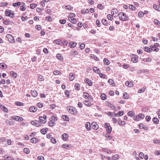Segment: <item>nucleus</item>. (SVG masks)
<instances>
[{"label":"nucleus","instance_id":"f257e3e1","mask_svg":"<svg viewBox=\"0 0 160 160\" xmlns=\"http://www.w3.org/2000/svg\"><path fill=\"white\" fill-rule=\"evenodd\" d=\"M119 18L122 21H127L128 20V17L123 12H120L118 14Z\"/></svg>","mask_w":160,"mask_h":160},{"label":"nucleus","instance_id":"f03ea898","mask_svg":"<svg viewBox=\"0 0 160 160\" xmlns=\"http://www.w3.org/2000/svg\"><path fill=\"white\" fill-rule=\"evenodd\" d=\"M67 109L68 111L72 114H75L76 113V110L74 107L70 106H68L67 107Z\"/></svg>","mask_w":160,"mask_h":160},{"label":"nucleus","instance_id":"7ed1b4c3","mask_svg":"<svg viewBox=\"0 0 160 160\" xmlns=\"http://www.w3.org/2000/svg\"><path fill=\"white\" fill-rule=\"evenodd\" d=\"M5 14L7 16H9L11 18H13L14 17L13 12L7 9L5 11Z\"/></svg>","mask_w":160,"mask_h":160},{"label":"nucleus","instance_id":"20e7f679","mask_svg":"<svg viewBox=\"0 0 160 160\" xmlns=\"http://www.w3.org/2000/svg\"><path fill=\"white\" fill-rule=\"evenodd\" d=\"M7 37L8 38V41L10 42L13 43L14 42V39L13 37L11 34H7Z\"/></svg>","mask_w":160,"mask_h":160},{"label":"nucleus","instance_id":"39448f33","mask_svg":"<svg viewBox=\"0 0 160 160\" xmlns=\"http://www.w3.org/2000/svg\"><path fill=\"white\" fill-rule=\"evenodd\" d=\"M133 57L131 59V61L133 62H136L138 61V56L136 55H133Z\"/></svg>","mask_w":160,"mask_h":160},{"label":"nucleus","instance_id":"423d86ee","mask_svg":"<svg viewBox=\"0 0 160 160\" xmlns=\"http://www.w3.org/2000/svg\"><path fill=\"white\" fill-rule=\"evenodd\" d=\"M85 82L86 83H87L89 86H92V82L88 79H85Z\"/></svg>","mask_w":160,"mask_h":160},{"label":"nucleus","instance_id":"0eeeda50","mask_svg":"<svg viewBox=\"0 0 160 160\" xmlns=\"http://www.w3.org/2000/svg\"><path fill=\"white\" fill-rule=\"evenodd\" d=\"M0 108L1 109L3 110L4 112H8V109L7 108L3 105H2L1 104H0Z\"/></svg>","mask_w":160,"mask_h":160},{"label":"nucleus","instance_id":"6e6552de","mask_svg":"<svg viewBox=\"0 0 160 160\" xmlns=\"http://www.w3.org/2000/svg\"><path fill=\"white\" fill-rule=\"evenodd\" d=\"M37 110V108L34 106L31 107L29 109V111L31 112H35Z\"/></svg>","mask_w":160,"mask_h":160},{"label":"nucleus","instance_id":"1a4fd4ad","mask_svg":"<svg viewBox=\"0 0 160 160\" xmlns=\"http://www.w3.org/2000/svg\"><path fill=\"white\" fill-rule=\"evenodd\" d=\"M54 42L57 44L60 45L61 46L62 43V41L60 39L55 40L54 41Z\"/></svg>","mask_w":160,"mask_h":160},{"label":"nucleus","instance_id":"9d476101","mask_svg":"<svg viewBox=\"0 0 160 160\" xmlns=\"http://www.w3.org/2000/svg\"><path fill=\"white\" fill-rule=\"evenodd\" d=\"M75 75V74L74 73H70L69 79L70 81H72L74 79Z\"/></svg>","mask_w":160,"mask_h":160},{"label":"nucleus","instance_id":"9b49d317","mask_svg":"<svg viewBox=\"0 0 160 160\" xmlns=\"http://www.w3.org/2000/svg\"><path fill=\"white\" fill-rule=\"evenodd\" d=\"M62 137L63 140H66L68 137V135L67 134L65 133L62 135Z\"/></svg>","mask_w":160,"mask_h":160},{"label":"nucleus","instance_id":"f8f14e48","mask_svg":"<svg viewBox=\"0 0 160 160\" xmlns=\"http://www.w3.org/2000/svg\"><path fill=\"white\" fill-rule=\"evenodd\" d=\"M93 70L94 72L97 73H100L101 72L100 70L97 67H93Z\"/></svg>","mask_w":160,"mask_h":160},{"label":"nucleus","instance_id":"ddd939ff","mask_svg":"<svg viewBox=\"0 0 160 160\" xmlns=\"http://www.w3.org/2000/svg\"><path fill=\"white\" fill-rule=\"evenodd\" d=\"M48 130V129L47 128H46L45 129L42 128L40 130V132L42 134H45L47 133Z\"/></svg>","mask_w":160,"mask_h":160},{"label":"nucleus","instance_id":"4468645a","mask_svg":"<svg viewBox=\"0 0 160 160\" xmlns=\"http://www.w3.org/2000/svg\"><path fill=\"white\" fill-rule=\"evenodd\" d=\"M6 122L7 123L10 125H13L14 124V122L11 120L7 119L6 120Z\"/></svg>","mask_w":160,"mask_h":160},{"label":"nucleus","instance_id":"2eb2a0df","mask_svg":"<svg viewBox=\"0 0 160 160\" xmlns=\"http://www.w3.org/2000/svg\"><path fill=\"white\" fill-rule=\"evenodd\" d=\"M125 84L127 86H128L129 87H132L133 85V84L132 82H129L128 81L126 82Z\"/></svg>","mask_w":160,"mask_h":160},{"label":"nucleus","instance_id":"dca6fc26","mask_svg":"<svg viewBox=\"0 0 160 160\" xmlns=\"http://www.w3.org/2000/svg\"><path fill=\"white\" fill-rule=\"evenodd\" d=\"M77 44V43L76 42H71L69 43L70 47L71 48H73L75 47Z\"/></svg>","mask_w":160,"mask_h":160},{"label":"nucleus","instance_id":"f3484780","mask_svg":"<svg viewBox=\"0 0 160 160\" xmlns=\"http://www.w3.org/2000/svg\"><path fill=\"white\" fill-rule=\"evenodd\" d=\"M102 150L105 152H106L108 153H112V152L111 150L108 149V148H104L102 149Z\"/></svg>","mask_w":160,"mask_h":160},{"label":"nucleus","instance_id":"a211bd4d","mask_svg":"<svg viewBox=\"0 0 160 160\" xmlns=\"http://www.w3.org/2000/svg\"><path fill=\"white\" fill-rule=\"evenodd\" d=\"M83 103L87 106H90L92 104L91 102L88 100H86L83 102Z\"/></svg>","mask_w":160,"mask_h":160},{"label":"nucleus","instance_id":"6ab92c4d","mask_svg":"<svg viewBox=\"0 0 160 160\" xmlns=\"http://www.w3.org/2000/svg\"><path fill=\"white\" fill-rule=\"evenodd\" d=\"M69 20L72 23L75 24L77 22L76 19L74 18H68Z\"/></svg>","mask_w":160,"mask_h":160},{"label":"nucleus","instance_id":"aec40b11","mask_svg":"<svg viewBox=\"0 0 160 160\" xmlns=\"http://www.w3.org/2000/svg\"><path fill=\"white\" fill-rule=\"evenodd\" d=\"M106 105L109 107L111 108L112 109H115V107L114 106V105H113L111 104L109 102H106Z\"/></svg>","mask_w":160,"mask_h":160},{"label":"nucleus","instance_id":"412c9836","mask_svg":"<svg viewBox=\"0 0 160 160\" xmlns=\"http://www.w3.org/2000/svg\"><path fill=\"white\" fill-rule=\"evenodd\" d=\"M10 75L14 78H16L17 77V74L16 72L11 71L10 72Z\"/></svg>","mask_w":160,"mask_h":160},{"label":"nucleus","instance_id":"4be33fe9","mask_svg":"<svg viewBox=\"0 0 160 160\" xmlns=\"http://www.w3.org/2000/svg\"><path fill=\"white\" fill-rule=\"evenodd\" d=\"M108 82L111 85L113 86H115V83H114V82L112 79H109L108 80Z\"/></svg>","mask_w":160,"mask_h":160},{"label":"nucleus","instance_id":"5701e85b","mask_svg":"<svg viewBox=\"0 0 160 160\" xmlns=\"http://www.w3.org/2000/svg\"><path fill=\"white\" fill-rule=\"evenodd\" d=\"M39 119L41 123H45L46 122V120H44L42 117H39Z\"/></svg>","mask_w":160,"mask_h":160},{"label":"nucleus","instance_id":"b1692460","mask_svg":"<svg viewBox=\"0 0 160 160\" xmlns=\"http://www.w3.org/2000/svg\"><path fill=\"white\" fill-rule=\"evenodd\" d=\"M118 123L120 125H124L126 124V122L123 121H121L120 119L118 120Z\"/></svg>","mask_w":160,"mask_h":160},{"label":"nucleus","instance_id":"393cba45","mask_svg":"<svg viewBox=\"0 0 160 160\" xmlns=\"http://www.w3.org/2000/svg\"><path fill=\"white\" fill-rule=\"evenodd\" d=\"M102 24L105 25L107 26L108 25V21L107 20L105 19H103L102 20Z\"/></svg>","mask_w":160,"mask_h":160},{"label":"nucleus","instance_id":"a878e982","mask_svg":"<svg viewBox=\"0 0 160 160\" xmlns=\"http://www.w3.org/2000/svg\"><path fill=\"white\" fill-rule=\"evenodd\" d=\"M85 127L88 130H90L91 129L90 123L89 122H87L86 124Z\"/></svg>","mask_w":160,"mask_h":160},{"label":"nucleus","instance_id":"bb28decb","mask_svg":"<svg viewBox=\"0 0 160 160\" xmlns=\"http://www.w3.org/2000/svg\"><path fill=\"white\" fill-rule=\"evenodd\" d=\"M31 94L34 97H36L38 95L37 92L35 90L31 91Z\"/></svg>","mask_w":160,"mask_h":160},{"label":"nucleus","instance_id":"cd10ccee","mask_svg":"<svg viewBox=\"0 0 160 160\" xmlns=\"http://www.w3.org/2000/svg\"><path fill=\"white\" fill-rule=\"evenodd\" d=\"M21 3L20 2H17L13 3L12 4V6L14 7H17L21 5Z\"/></svg>","mask_w":160,"mask_h":160},{"label":"nucleus","instance_id":"c85d7f7f","mask_svg":"<svg viewBox=\"0 0 160 160\" xmlns=\"http://www.w3.org/2000/svg\"><path fill=\"white\" fill-rule=\"evenodd\" d=\"M151 51L152 50H153L154 51H155L156 52H158L159 50L158 48L155 47L153 46H151Z\"/></svg>","mask_w":160,"mask_h":160},{"label":"nucleus","instance_id":"c756f323","mask_svg":"<svg viewBox=\"0 0 160 160\" xmlns=\"http://www.w3.org/2000/svg\"><path fill=\"white\" fill-rule=\"evenodd\" d=\"M119 158V155L117 154H115L113 155L112 157V158L113 160H116Z\"/></svg>","mask_w":160,"mask_h":160},{"label":"nucleus","instance_id":"7c9ffc66","mask_svg":"<svg viewBox=\"0 0 160 160\" xmlns=\"http://www.w3.org/2000/svg\"><path fill=\"white\" fill-rule=\"evenodd\" d=\"M153 122L156 124H157L159 123V120L157 118H154L152 119Z\"/></svg>","mask_w":160,"mask_h":160},{"label":"nucleus","instance_id":"2f4dec72","mask_svg":"<svg viewBox=\"0 0 160 160\" xmlns=\"http://www.w3.org/2000/svg\"><path fill=\"white\" fill-rule=\"evenodd\" d=\"M103 62H104V64L106 65H108L110 63L109 61L106 58H104L103 59Z\"/></svg>","mask_w":160,"mask_h":160},{"label":"nucleus","instance_id":"473e14b6","mask_svg":"<svg viewBox=\"0 0 160 160\" xmlns=\"http://www.w3.org/2000/svg\"><path fill=\"white\" fill-rule=\"evenodd\" d=\"M146 89V87L145 86H144L143 88H142L140 89L139 90L138 92L139 93H142L144 91H145V90Z\"/></svg>","mask_w":160,"mask_h":160},{"label":"nucleus","instance_id":"72a5a7b5","mask_svg":"<svg viewBox=\"0 0 160 160\" xmlns=\"http://www.w3.org/2000/svg\"><path fill=\"white\" fill-rule=\"evenodd\" d=\"M42 124L41 122H40L36 120L35 121V125L37 127L40 126Z\"/></svg>","mask_w":160,"mask_h":160},{"label":"nucleus","instance_id":"f704fd0d","mask_svg":"<svg viewBox=\"0 0 160 160\" xmlns=\"http://www.w3.org/2000/svg\"><path fill=\"white\" fill-rule=\"evenodd\" d=\"M118 12V11L117 9L113 8L112 9L111 12V13L112 15H114V12H115L116 13L117 12Z\"/></svg>","mask_w":160,"mask_h":160},{"label":"nucleus","instance_id":"c9c22d12","mask_svg":"<svg viewBox=\"0 0 160 160\" xmlns=\"http://www.w3.org/2000/svg\"><path fill=\"white\" fill-rule=\"evenodd\" d=\"M56 56L58 59L60 60H61L63 59L62 56L60 54H57Z\"/></svg>","mask_w":160,"mask_h":160},{"label":"nucleus","instance_id":"e433bc0d","mask_svg":"<svg viewBox=\"0 0 160 160\" xmlns=\"http://www.w3.org/2000/svg\"><path fill=\"white\" fill-rule=\"evenodd\" d=\"M101 98L102 99L105 100L107 99V96L105 94L102 93L101 95Z\"/></svg>","mask_w":160,"mask_h":160},{"label":"nucleus","instance_id":"4c0bfd02","mask_svg":"<svg viewBox=\"0 0 160 160\" xmlns=\"http://www.w3.org/2000/svg\"><path fill=\"white\" fill-rule=\"evenodd\" d=\"M144 50L147 52H151V49L148 47H145L144 48Z\"/></svg>","mask_w":160,"mask_h":160},{"label":"nucleus","instance_id":"58836bf2","mask_svg":"<svg viewBox=\"0 0 160 160\" xmlns=\"http://www.w3.org/2000/svg\"><path fill=\"white\" fill-rule=\"evenodd\" d=\"M112 130V128L110 126L108 128H107L106 129V131L109 134L111 133Z\"/></svg>","mask_w":160,"mask_h":160},{"label":"nucleus","instance_id":"ea45409f","mask_svg":"<svg viewBox=\"0 0 160 160\" xmlns=\"http://www.w3.org/2000/svg\"><path fill=\"white\" fill-rule=\"evenodd\" d=\"M91 55V57L92 58H93L94 60H96L97 61H99V58L95 55H93V54H92V55Z\"/></svg>","mask_w":160,"mask_h":160},{"label":"nucleus","instance_id":"a19ab883","mask_svg":"<svg viewBox=\"0 0 160 160\" xmlns=\"http://www.w3.org/2000/svg\"><path fill=\"white\" fill-rule=\"evenodd\" d=\"M92 128L93 129H96L98 128V125L95 123L93 122L92 123Z\"/></svg>","mask_w":160,"mask_h":160},{"label":"nucleus","instance_id":"79ce46f5","mask_svg":"<svg viewBox=\"0 0 160 160\" xmlns=\"http://www.w3.org/2000/svg\"><path fill=\"white\" fill-rule=\"evenodd\" d=\"M62 118L63 119L65 120L68 121L69 120V117L66 115H64L62 116Z\"/></svg>","mask_w":160,"mask_h":160},{"label":"nucleus","instance_id":"37998d69","mask_svg":"<svg viewBox=\"0 0 160 160\" xmlns=\"http://www.w3.org/2000/svg\"><path fill=\"white\" fill-rule=\"evenodd\" d=\"M62 147L63 148H64L68 149V147H69V148H71V145L70 146H69L67 144H63L62 145Z\"/></svg>","mask_w":160,"mask_h":160},{"label":"nucleus","instance_id":"c03bdc74","mask_svg":"<svg viewBox=\"0 0 160 160\" xmlns=\"http://www.w3.org/2000/svg\"><path fill=\"white\" fill-rule=\"evenodd\" d=\"M84 97L85 98L88 99V98H89V95L88 93L87 92H84L83 93Z\"/></svg>","mask_w":160,"mask_h":160},{"label":"nucleus","instance_id":"a18cd8bd","mask_svg":"<svg viewBox=\"0 0 160 160\" xmlns=\"http://www.w3.org/2000/svg\"><path fill=\"white\" fill-rule=\"evenodd\" d=\"M80 85L78 83H76L75 85V89L77 90H80Z\"/></svg>","mask_w":160,"mask_h":160},{"label":"nucleus","instance_id":"49530a36","mask_svg":"<svg viewBox=\"0 0 160 160\" xmlns=\"http://www.w3.org/2000/svg\"><path fill=\"white\" fill-rule=\"evenodd\" d=\"M107 18L108 20H111V21L113 19L112 16L110 14H108L107 15Z\"/></svg>","mask_w":160,"mask_h":160},{"label":"nucleus","instance_id":"de8ad7c7","mask_svg":"<svg viewBox=\"0 0 160 160\" xmlns=\"http://www.w3.org/2000/svg\"><path fill=\"white\" fill-rule=\"evenodd\" d=\"M123 96L125 99H128L129 95H128V93L126 92H125L123 94Z\"/></svg>","mask_w":160,"mask_h":160},{"label":"nucleus","instance_id":"09e8293b","mask_svg":"<svg viewBox=\"0 0 160 160\" xmlns=\"http://www.w3.org/2000/svg\"><path fill=\"white\" fill-rule=\"evenodd\" d=\"M66 8L68 10H72L73 8V7L70 5H67L66 6Z\"/></svg>","mask_w":160,"mask_h":160},{"label":"nucleus","instance_id":"8fccbe9b","mask_svg":"<svg viewBox=\"0 0 160 160\" xmlns=\"http://www.w3.org/2000/svg\"><path fill=\"white\" fill-rule=\"evenodd\" d=\"M8 4V3L5 2H1L0 3V5L1 7L6 6Z\"/></svg>","mask_w":160,"mask_h":160},{"label":"nucleus","instance_id":"3c124183","mask_svg":"<svg viewBox=\"0 0 160 160\" xmlns=\"http://www.w3.org/2000/svg\"><path fill=\"white\" fill-rule=\"evenodd\" d=\"M23 151L26 154H28L30 152L29 149L27 148H24Z\"/></svg>","mask_w":160,"mask_h":160},{"label":"nucleus","instance_id":"603ef678","mask_svg":"<svg viewBox=\"0 0 160 160\" xmlns=\"http://www.w3.org/2000/svg\"><path fill=\"white\" fill-rule=\"evenodd\" d=\"M138 117L139 118L143 119L144 118L145 116L143 114L140 113L138 115Z\"/></svg>","mask_w":160,"mask_h":160},{"label":"nucleus","instance_id":"864d4df0","mask_svg":"<svg viewBox=\"0 0 160 160\" xmlns=\"http://www.w3.org/2000/svg\"><path fill=\"white\" fill-rule=\"evenodd\" d=\"M49 125L50 127H53L55 125L54 123L52 120H50L49 123Z\"/></svg>","mask_w":160,"mask_h":160},{"label":"nucleus","instance_id":"5fc2aeb1","mask_svg":"<svg viewBox=\"0 0 160 160\" xmlns=\"http://www.w3.org/2000/svg\"><path fill=\"white\" fill-rule=\"evenodd\" d=\"M46 19L49 22L51 21L52 20V18L50 16H48L46 18Z\"/></svg>","mask_w":160,"mask_h":160},{"label":"nucleus","instance_id":"6e6d98bb","mask_svg":"<svg viewBox=\"0 0 160 160\" xmlns=\"http://www.w3.org/2000/svg\"><path fill=\"white\" fill-rule=\"evenodd\" d=\"M37 4H32L30 5V7L32 9H34L37 7Z\"/></svg>","mask_w":160,"mask_h":160},{"label":"nucleus","instance_id":"4d7b16f0","mask_svg":"<svg viewBox=\"0 0 160 160\" xmlns=\"http://www.w3.org/2000/svg\"><path fill=\"white\" fill-rule=\"evenodd\" d=\"M129 8L130 9L133 10H135L136 9V7L132 5H129Z\"/></svg>","mask_w":160,"mask_h":160},{"label":"nucleus","instance_id":"13d9d810","mask_svg":"<svg viewBox=\"0 0 160 160\" xmlns=\"http://www.w3.org/2000/svg\"><path fill=\"white\" fill-rule=\"evenodd\" d=\"M144 15V13L140 11L138 13V16L140 17H142Z\"/></svg>","mask_w":160,"mask_h":160},{"label":"nucleus","instance_id":"bf43d9fd","mask_svg":"<svg viewBox=\"0 0 160 160\" xmlns=\"http://www.w3.org/2000/svg\"><path fill=\"white\" fill-rule=\"evenodd\" d=\"M97 7L100 9H102L103 8V6L101 4H99L98 5Z\"/></svg>","mask_w":160,"mask_h":160},{"label":"nucleus","instance_id":"052dcab7","mask_svg":"<svg viewBox=\"0 0 160 160\" xmlns=\"http://www.w3.org/2000/svg\"><path fill=\"white\" fill-rule=\"evenodd\" d=\"M81 12L83 14H85L86 13L89 12V10L87 9L85 10H82Z\"/></svg>","mask_w":160,"mask_h":160},{"label":"nucleus","instance_id":"680f3d73","mask_svg":"<svg viewBox=\"0 0 160 160\" xmlns=\"http://www.w3.org/2000/svg\"><path fill=\"white\" fill-rule=\"evenodd\" d=\"M51 142L54 144H55L56 143V139L54 138H51Z\"/></svg>","mask_w":160,"mask_h":160},{"label":"nucleus","instance_id":"e2e57ef3","mask_svg":"<svg viewBox=\"0 0 160 160\" xmlns=\"http://www.w3.org/2000/svg\"><path fill=\"white\" fill-rule=\"evenodd\" d=\"M60 23L62 24H65L66 22V20L65 19L60 20H59Z\"/></svg>","mask_w":160,"mask_h":160},{"label":"nucleus","instance_id":"0e129e2a","mask_svg":"<svg viewBox=\"0 0 160 160\" xmlns=\"http://www.w3.org/2000/svg\"><path fill=\"white\" fill-rule=\"evenodd\" d=\"M99 73V76L100 77L103 78H105V77H106L105 75L103 74L102 73H101L100 72V73Z\"/></svg>","mask_w":160,"mask_h":160},{"label":"nucleus","instance_id":"69168bd1","mask_svg":"<svg viewBox=\"0 0 160 160\" xmlns=\"http://www.w3.org/2000/svg\"><path fill=\"white\" fill-rule=\"evenodd\" d=\"M154 22L155 24L160 25V22L157 19H155L154 21Z\"/></svg>","mask_w":160,"mask_h":160},{"label":"nucleus","instance_id":"338daca9","mask_svg":"<svg viewBox=\"0 0 160 160\" xmlns=\"http://www.w3.org/2000/svg\"><path fill=\"white\" fill-rule=\"evenodd\" d=\"M128 115L130 116V117H132L133 116V112L131 111H129L128 113Z\"/></svg>","mask_w":160,"mask_h":160},{"label":"nucleus","instance_id":"774afa93","mask_svg":"<svg viewBox=\"0 0 160 160\" xmlns=\"http://www.w3.org/2000/svg\"><path fill=\"white\" fill-rule=\"evenodd\" d=\"M144 156V155L142 152H141L139 153V157L141 159H142L143 158Z\"/></svg>","mask_w":160,"mask_h":160}]
</instances>
